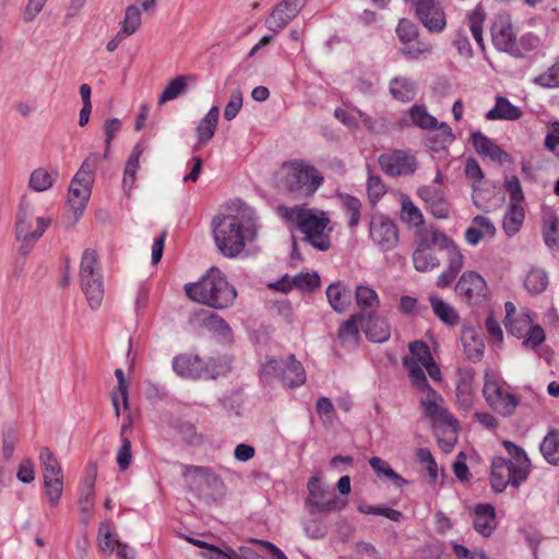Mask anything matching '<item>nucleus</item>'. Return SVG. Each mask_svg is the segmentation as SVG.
<instances>
[{
  "label": "nucleus",
  "mask_w": 559,
  "mask_h": 559,
  "mask_svg": "<svg viewBox=\"0 0 559 559\" xmlns=\"http://www.w3.org/2000/svg\"><path fill=\"white\" fill-rule=\"evenodd\" d=\"M197 318L209 331L217 333L226 341L231 340L233 333L230 326L217 313L209 310H201L199 313H197Z\"/></svg>",
  "instance_id": "nucleus-25"
},
{
  "label": "nucleus",
  "mask_w": 559,
  "mask_h": 559,
  "mask_svg": "<svg viewBox=\"0 0 559 559\" xmlns=\"http://www.w3.org/2000/svg\"><path fill=\"white\" fill-rule=\"evenodd\" d=\"M185 292L190 299L216 309L231 306L237 296L235 287L214 267L199 282L186 284Z\"/></svg>",
  "instance_id": "nucleus-2"
},
{
  "label": "nucleus",
  "mask_w": 559,
  "mask_h": 559,
  "mask_svg": "<svg viewBox=\"0 0 559 559\" xmlns=\"http://www.w3.org/2000/svg\"><path fill=\"white\" fill-rule=\"evenodd\" d=\"M80 284L91 309L100 307L104 298L103 274L96 251L86 249L80 264Z\"/></svg>",
  "instance_id": "nucleus-6"
},
{
  "label": "nucleus",
  "mask_w": 559,
  "mask_h": 559,
  "mask_svg": "<svg viewBox=\"0 0 559 559\" xmlns=\"http://www.w3.org/2000/svg\"><path fill=\"white\" fill-rule=\"evenodd\" d=\"M491 40L493 46L510 56L520 55L518 50L516 35L513 26L508 21H498L491 26Z\"/></svg>",
  "instance_id": "nucleus-16"
},
{
  "label": "nucleus",
  "mask_w": 559,
  "mask_h": 559,
  "mask_svg": "<svg viewBox=\"0 0 559 559\" xmlns=\"http://www.w3.org/2000/svg\"><path fill=\"white\" fill-rule=\"evenodd\" d=\"M403 365L407 368L412 383L418 391L424 393L432 389L424 372L423 368L425 367L423 365L408 357L403 358Z\"/></svg>",
  "instance_id": "nucleus-36"
},
{
  "label": "nucleus",
  "mask_w": 559,
  "mask_h": 559,
  "mask_svg": "<svg viewBox=\"0 0 559 559\" xmlns=\"http://www.w3.org/2000/svg\"><path fill=\"white\" fill-rule=\"evenodd\" d=\"M369 235L382 251L392 250L399 242L396 225L382 214L372 215L369 224Z\"/></svg>",
  "instance_id": "nucleus-12"
},
{
  "label": "nucleus",
  "mask_w": 559,
  "mask_h": 559,
  "mask_svg": "<svg viewBox=\"0 0 559 559\" xmlns=\"http://www.w3.org/2000/svg\"><path fill=\"white\" fill-rule=\"evenodd\" d=\"M521 117L522 110L502 96L496 98L495 107L486 114L488 120H518Z\"/></svg>",
  "instance_id": "nucleus-29"
},
{
  "label": "nucleus",
  "mask_w": 559,
  "mask_h": 559,
  "mask_svg": "<svg viewBox=\"0 0 559 559\" xmlns=\"http://www.w3.org/2000/svg\"><path fill=\"white\" fill-rule=\"evenodd\" d=\"M403 47L401 48V52L411 59H418L420 56L428 53L431 51V45L428 43L418 40L416 38L414 41H401Z\"/></svg>",
  "instance_id": "nucleus-55"
},
{
  "label": "nucleus",
  "mask_w": 559,
  "mask_h": 559,
  "mask_svg": "<svg viewBox=\"0 0 559 559\" xmlns=\"http://www.w3.org/2000/svg\"><path fill=\"white\" fill-rule=\"evenodd\" d=\"M408 348L412 354L411 358H414L415 361H418L423 366L426 362L431 361V359L433 358L428 345L423 341L412 342Z\"/></svg>",
  "instance_id": "nucleus-59"
},
{
  "label": "nucleus",
  "mask_w": 559,
  "mask_h": 559,
  "mask_svg": "<svg viewBox=\"0 0 559 559\" xmlns=\"http://www.w3.org/2000/svg\"><path fill=\"white\" fill-rule=\"evenodd\" d=\"M193 75H178L173 79L158 98V105L162 106L165 103L177 98L178 96L186 93L188 87V82H193Z\"/></svg>",
  "instance_id": "nucleus-33"
},
{
  "label": "nucleus",
  "mask_w": 559,
  "mask_h": 559,
  "mask_svg": "<svg viewBox=\"0 0 559 559\" xmlns=\"http://www.w3.org/2000/svg\"><path fill=\"white\" fill-rule=\"evenodd\" d=\"M288 173L285 176L284 189L296 199L313 195L323 182V177L311 165L302 160H293L286 165Z\"/></svg>",
  "instance_id": "nucleus-5"
},
{
  "label": "nucleus",
  "mask_w": 559,
  "mask_h": 559,
  "mask_svg": "<svg viewBox=\"0 0 559 559\" xmlns=\"http://www.w3.org/2000/svg\"><path fill=\"white\" fill-rule=\"evenodd\" d=\"M177 430L181 439L190 445H200L203 442L202 433H199L195 426L189 421H180Z\"/></svg>",
  "instance_id": "nucleus-56"
},
{
  "label": "nucleus",
  "mask_w": 559,
  "mask_h": 559,
  "mask_svg": "<svg viewBox=\"0 0 559 559\" xmlns=\"http://www.w3.org/2000/svg\"><path fill=\"white\" fill-rule=\"evenodd\" d=\"M173 370L183 379H201L203 359L199 355L180 354L173 359Z\"/></svg>",
  "instance_id": "nucleus-19"
},
{
  "label": "nucleus",
  "mask_w": 559,
  "mask_h": 559,
  "mask_svg": "<svg viewBox=\"0 0 559 559\" xmlns=\"http://www.w3.org/2000/svg\"><path fill=\"white\" fill-rule=\"evenodd\" d=\"M462 343L467 358L473 361H479L484 356L485 343L483 337L474 328H465L462 331Z\"/></svg>",
  "instance_id": "nucleus-24"
},
{
  "label": "nucleus",
  "mask_w": 559,
  "mask_h": 559,
  "mask_svg": "<svg viewBox=\"0 0 559 559\" xmlns=\"http://www.w3.org/2000/svg\"><path fill=\"white\" fill-rule=\"evenodd\" d=\"M533 82L547 88L559 87V57L547 71L534 78Z\"/></svg>",
  "instance_id": "nucleus-54"
},
{
  "label": "nucleus",
  "mask_w": 559,
  "mask_h": 559,
  "mask_svg": "<svg viewBox=\"0 0 559 559\" xmlns=\"http://www.w3.org/2000/svg\"><path fill=\"white\" fill-rule=\"evenodd\" d=\"M219 118V108L213 106L209 112L201 119L197 127L198 144H206L215 134Z\"/></svg>",
  "instance_id": "nucleus-26"
},
{
  "label": "nucleus",
  "mask_w": 559,
  "mask_h": 559,
  "mask_svg": "<svg viewBox=\"0 0 559 559\" xmlns=\"http://www.w3.org/2000/svg\"><path fill=\"white\" fill-rule=\"evenodd\" d=\"M262 377L266 380L269 377L278 376L285 386L295 388L305 383L306 371L302 365L295 359L294 355L287 359H269L262 367Z\"/></svg>",
  "instance_id": "nucleus-9"
},
{
  "label": "nucleus",
  "mask_w": 559,
  "mask_h": 559,
  "mask_svg": "<svg viewBox=\"0 0 559 559\" xmlns=\"http://www.w3.org/2000/svg\"><path fill=\"white\" fill-rule=\"evenodd\" d=\"M39 226V230L36 233L29 231V225L25 223V221L21 219L19 225V230L15 233V238L17 241L21 242V246L19 247V254L23 255L24 258L28 255V253L32 251L34 245L43 236V223Z\"/></svg>",
  "instance_id": "nucleus-31"
},
{
  "label": "nucleus",
  "mask_w": 559,
  "mask_h": 559,
  "mask_svg": "<svg viewBox=\"0 0 559 559\" xmlns=\"http://www.w3.org/2000/svg\"><path fill=\"white\" fill-rule=\"evenodd\" d=\"M424 393L425 396L420 400L419 405L424 416L432 420L442 408L443 399L435 389H429Z\"/></svg>",
  "instance_id": "nucleus-43"
},
{
  "label": "nucleus",
  "mask_w": 559,
  "mask_h": 559,
  "mask_svg": "<svg viewBox=\"0 0 559 559\" xmlns=\"http://www.w3.org/2000/svg\"><path fill=\"white\" fill-rule=\"evenodd\" d=\"M342 204L346 213L349 215L348 226L355 228L360 221L361 202L359 199L344 194L341 195Z\"/></svg>",
  "instance_id": "nucleus-51"
},
{
  "label": "nucleus",
  "mask_w": 559,
  "mask_h": 559,
  "mask_svg": "<svg viewBox=\"0 0 559 559\" xmlns=\"http://www.w3.org/2000/svg\"><path fill=\"white\" fill-rule=\"evenodd\" d=\"M182 474L190 485H194L198 488L203 485L212 487L223 486L222 479L209 467L186 465Z\"/></svg>",
  "instance_id": "nucleus-21"
},
{
  "label": "nucleus",
  "mask_w": 559,
  "mask_h": 559,
  "mask_svg": "<svg viewBox=\"0 0 559 559\" xmlns=\"http://www.w3.org/2000/svg\"><path fill=\"white\" fill-rule=\"evenodd\" d=\"M443 250L448 252V267L447 270L457 275L464 265V257L459 247L451 239Z\"/></svg>",
  "instance_id": "nucleus-53"
},
{
  "label": "nucleus",
  "mask_w": 559,
  "mask_h": 559,
  "mask_svg": "<svg viewBox=\"0 0 559 559\" xmlns=\"http://www.w3.org/2000/svg\"><path fill=\"white\" fill-rule=\"evenodd\" d=\"M308 496L305 500L311 515L336 512L344 509L347 500L336 497L319 476H312L307 484Z\"/></svg>",
  "instance_id": "nucleus-7"
},
{
  "label": "nucleus",
  "mask_w": 559,
  "mask_h": 559,
  "mask_svg": "<svg viewBox=\"0 0 559 559\" xmlns=\"http://www.w3.org/2000/svg\"><path fill=\"white\" fill-rule=\"evenodd\" d=\"M401 205V219L404 223L415 227H419L424 224V216L420 210L414 204L408 195H402Z\"/></svg>",
  "instance_id": "nucleus-39"
},
{
  "label": "nucleus",
  "mask_w": 559,
  "mask_h": 559,
  "mask_svg": "<svg viewBox=\"0 0 559 559\" xmlns=\"http://www.w3.org/2000/svg\"><path fill=\"white\" fill-rule=\"evenodd\" d=\"M99 164V156L91 153L74 175L68 192V203L76 221L84 212L91 198L95 170Z\"/></svg>",
  "instance_id": "nucleus-4"
},
{
  "label": "nucleus",
  "mask_w": 559,
  "mask_h": 559,
  "mask_svg": "<svg viewBox=\"0 0 559 559\" xmlns=\"http://www.w3.org/2000/svg\"><path fill=\"white\" fill-rule=\"evenodd\" d=\"M367 191L370 202L376 203L385 194L386 188L379 176L371 175L367 180Z\"/></svg>",
  "instance_id": "nucleus-63"
},
{
  "label": "nucleus",
  "mask_w": 559,
  "mask_h": 559,
  "mask_svg": "<svg viewBox=\"0 0 559 559\" xmlns=\"http://www.w3.org/2000/svg\"><path fill=\"white\" fill-rule=\"evenodd\" d=\"M21 219L25 221L27 226L29 225L28 229L31 233H35V231L37 233L39 230V226L41 225L40 223H43L44 224L43 225V234H44L46 231V229L51 224L50 217L36 215L35 205L26 197L21 198L19 211L16 213L15 233H17V230H19V225H20Z\"/></svg>",
  "instance_id": "nucleus-17"
},
{
  "label": "nucleus",
  "mask_w": 559,
  "mask_h": 559,
  "mask_svg": "<svg viewBox=\"0 0 559 559\" xmlns=\"http://www.w3.org/2000/svg\"><path fill=\"white\" fill-rule=\"evenodd\" d=\"M413 264L418 272H430L440 265L432 249H415L413 252Z\"/></svg>",
  "instance_id": "nucleus-38"
},
{
  "label": "nucleus",
  "mask_w": 559,
  "mask_h": 559,
  "mask_svg": "<svg viewBox=\"0 0 559 559\" xmlns=\"http://www.w3.org/2000/svg\"><path fill=\"white\" fill-rule=\"evenodd\" d=\"M524 286L531 294H542L548 286L547 273L540 269H532L525 278Z\"/></svg>",
  "instance_id": "nucleus-49"
},
{
  "label": "nucleus",
  "mask_w": 559,
  "mask_h": 559,
  "mask_svg": "<svg viewBox=\"0 0 559 559\" xmlns=\"http://www.w3.org/2000/svg\"><path fill=\"white\" fill-rule=\"evenodd\" d=\"M369 464L379 477L385 476L386 478L392 480L396 487L401 488L407 484V480L400 476L397 473H395L386 461L378 456H373L369 460Z\"/></svg>",
  "instance_id": "nucleus-42"
},
{
  "label": "nucleus",
  "mask_w": 559,
  "mask_h": 559,
  "mask_svg": "<svg viewBox=\"0 0 559 559\" xmlns=\"http://www.w3.org/2000/svg\"><path fill=\"white\" fill-rule=\"evenodd\" d=\"M408 116L412 123L420 129H435L438 123L437 119L423 105H414L409 109Z\"/></svg>",
  "instance_id": "nucleus-47"
},
{
  "label": "nucleus",
  "mask_w": 559,
  "mask_h": 559,
  "mask_svg": "<svg viewBox=\"0 0 559 559\" xmlns=\"http://www.w3.org/2000/svg\"><path fill=\"white\" fill-rule=\"evenodd\" d=\"M242 107V93L239 88L230 93L229 100L224 109V118L228 121L233 120Z\"/></svg>",
  "instance_id": "nucleus-60"
},
{
  "label": "nucleus",
  "mask_w": 559,
  "mask_h": 559,
  "mask_svg": "<svg viewBox=\"0 0 559 559\" xmlns=\"http://www.w3.org/2000/svg\"><path fill=\"white\" fill-rule=\"evenodd\" d=\"M142 24L141 10L138 5L131 4L126 8L124 17L121 22V34L133 35Z\"/></svg>",
  "instance_id": "nucleus-46"
},
{
  "label": "nucleus",
  "mask_w": 559,
  "mask_h": 559,
  "mask_svg": "<svg viewBox=\"0 0 559 559\" xmlns=\"http://www.w3.org/2000/svg\"><path fill=\"white\" fill-rule=\"evenodd\" d=\"M525 211L522 204L510 203L503 218V230L508 236L515 235L524 221Z\"/></svg>",
  "instance_id": "nucleus-35"
},
{
  "label": "nucleus",
  "mask_w": 559,
  "mask_h": 559,
  "mask_svg": "<svg viewBox=\"0 0 559 559\" xmlns=\"http://www.w3.org/2000/svg\"><path fill=\"white\" fill-rule=\"evenodd\" d=\"M474 380L475 370L473 368L459 369L456 380V399L459 405L464 411H469L473 407Z\"/></svg>",
  "instance_id": "nucleus-18"
},
{
  "label": "nucleus",
  "mask_w": 559,
  "mask_h": 559,
  "mask_svg": "<svg viewBox=\"0 0 559 559\" xmlns=\"http://www.w3.org/2000/svg\"><path fill=\"white\" fill-rule=\"evenodd\" d=\"M293 284L298 289L310 293L320 286V277L317 273H301L293 277Z\"/></svg>",
  "instance_id": "nucleus-57"
},
{
  "label": "nucleus",
  "mask_w": 559,
  "mask_h": 559,
  "mask_svg": "<svg viewBox=\"0 0 559 559\" xmlns=\"http://www.w3.org/2000/svg\"><path fill=\"white\" fill-rule=\"evenodd\" d=\"M450 240L451 238L438 229H419L415 237V249H432L435 246L443 249Z\"/></svg>",
  "instance_id": "nucleus-28"
},
{
  "label": "nucleus",
  "mask_w": 559,
  "mask_h": 559,
  "mask_svg": "<svg viewBox=\"0 0 559 559\" xmlns=\"http://www.w3.org/2000/svg\"><path fill=\"white\" fill-rule=\"evenodd\" d=\"M413 4L417 19L430 33L443 31L447 20L438 0H413Z\"/></svg>",
  "instance_id": "nucleus-13"
},
{
  "label": "nucleus",
  "mask_w": 559,
  "mask_h": 559,
  "mask_svg": "<svg viewBox=\"0 0 559 559\" xmlns=\"http://www.w3.org/2000/svg\"><path fill=\"white\" fill-rule=\"evenodd\" d=\"M390 93L396 100L412 102L416 96V86L407 78H394L390 81Z\"/></svg>",
  "instance_id": "nucleus-34"
},
{
  "label": "nucleus",
  "mask_w": 559,
  "mask_h": 559,
  "mask_svg": "<svg viewBox=\"0 0 559 559\" xmlns=\"http://www.w3.org/2000/svg\"><path fill=\"white\" fill-rule=\"evenodd\" d=\"M430 304L435 314L445 324L456 325L459 323V316L454 308L444 302L437 296L430 297Z\"/></svg>",
  "instance_id": "nucleus-40"
},
{
  "label": "nucleus",
  "mask_w": 559,
  "mask_h": 559,
  "mask_svg": "<svg viewBox=\"0 0 559 559\" xmlns=\"http://www.w3.org/2000/svg\"><path fill=\"white\" fill-rule=\"evenodd\" d=\"M497 526L496 511L491 504H478L475 508L474 528L484 537H489Z\"/></svg>",
  "instance_id": "nucleus-22"
},
{
  "label": "nucleus",
  "mask_w": 559,
  "mask_h": 559,
  "mask_svg": "<svg viewBox=\"0 0 559 559\" xmlns=\"http://www.w3.org/2000/svg\"><path fill=\"white\" fill-rule=\"evenodd\" d=\"M213 235L219 252L227 258H235L245 248L243 230L249 225L242 223L237 215H225L213 219Z\"/></svg>",
  "instance_id": "nucleus-3"
},
{
  "label": "nucleus",
  "mask_w": 559,
  "mask_h": 559,
  "mask_svg": "<svg viewBox=\"0 0 559 559\" xmlns=\"http://www.w3.org/2000/svg\"><path fill=\"white\" fill-rule=\"evenodd\" d=\"M355 297L357 305L361 309L360 312H366V310L376 311L379 307L378 294L368 286H357Z\"/></svg>",
  "instance_id": "nucleus-48"
},
{
  "label": "nucleus",
  "mask_w": 559,
  "mask_h": 559,
  "mask_svg": "<svg viewBox=\"0 0 559 559\" xmlns=\"http://www.w3.org/2000/svg\"><path fill=\"white\" fill-rule=\"evenodd\" d=\"M362 331L366 337L374 343H383L388 341L391 335L389 323L379 318L376 311L365 312Z\"/></svg>",
  "instance_id": "nucleus-20"
},
{
  "label": "nucleus",
  "mask_w": 559,
  "mask_h": 559,
  "mask_svg": "<svg viewBox=\"0 0 559 559\" xmlns=\"http://www.w3.org/2000/svg\"><path fill=\"white\" fill-rule=\"evenodd\" d=\"M396 34L400 41H414L416 38H418L417 26L407 19L400 20L396 27Z\"/></svg>",
  "instance_id": "nucleus-61"
},
{
  "label": "nucleus",
  "mask_w": 559,
  "mask_h": 559,
  "mask_svg": "<svg viewBox=\"0 0 559 559\" xmlns=\"http://www.w3.org/2000/svg\"><path fill=\"white\" fill-rule=\"evenodd\" d=\"M117 543L119 542L112 538L109 526L106 523H102L98 531L99 550L106 555H111Z\"/></svg>",
  "instance_id": "nucleus-58"
},
{
  "label": "nucleus",
  "mask_w": 559,
  "mask_h": 559,
  "mask_svg": "<svg viewBox=\"0 0 559 559\" xmlns=\"http://www.w3.org/2000/svg\"><path fill=\"white\" fill-rule=\"evenodd\" d=\"M417 460L426 465L431 481H436L438 477V465L427 448H420L416 452Z\"/></svg>",
  "instance_id": "nucleus-62"
},
{
  "label": "nucleus",
  "mask_w": 559,
  "mask_h": 559,
  "mask_svg": "<svg viewBox=\"0 0 559 559\" xmlns=\"http://www.w3.org/2000/svg\"><path fill=\"white\" fill-rule=\"evenodd\" d=\"M455 292L466 302H473L477 298L486 297V281L474 271L464 272L455 285Z\"/></svg>",
  "instance_id": "nucleus-15"
},
{
  "label": "nucleus",
  "mask_w": 559,
  "mask_h": 559,
  "mask_svg": "<svg viewBox=\"0 0 559 559\" xmlns=\"http://www.w3.org/2000/svg\"><path fill=\"white\" fill-rule=\"evenodd\" d=\"M543 237L549 248L559 249V219L552 210H546L543 214Z\"/></svg>",
  "instance_id": "nucleus-30"
},
{
  "label": "nucleus",
  "mask_w": 559,
  "mask_h": 559,
  "mask_svg": "<svg viewBox=\"0 0 559 559\" xmlns=\"http://www.w3.org/2000/svg\"><path fill=\"white\" fill-rule=\"evenodd\" d=\"M526 478V472L514 467L512 461L501 456L492 459L490 483L496 492H502L508 485L519 487Z\"/></svg>",
  "instance_id": "nucleus-10"
},
{
  "label": "nucleus",
  "mask_w": 559,
  "mask_h": 559,
  "mask_svg": "<svg viewBox=\"0 0 559 559\" xmlns=\"http://www.w3.org/2000/svg\"><path fill=\"white\" fill-rule=\"evenodd\" d=\"M57 176V173L50 174L44 168H37L29 176L28 187L36 192L46 191L52 187Z\"/></svg>",
  "instance_id": "nucleus-45"
},
{
  "label": "nucleus",
  "mask_w": 559,
  "mask_h": 559,
  "mask_svg": "<svg viewBox=\"0 0 559 559\" xmlns=\"http://www.w3.org/2000/svg\"><path fill=\"white\" fill-rule=\"evenodd\" d=\"M540 452L545 460L552 464H559V430L550 429L540 443Z\"/></svg>",
  "instance_id": "nucleus-37"
},
{
  "label": "nucleus",
  "mask_w": 559,
  "mask_h": 559,
  "mask_svg": "<svg viewBox=\"0 0 559 559\" xmlns=\"http://www.w3.org/2000/svg\"><path fill=\"white\" fill-rule=\"evenodd\" d=\"M503 447L508 451L509 455L512 457L511 461L513 462L514 467H521L522 469H524V472H526L527 476L531 463L525 451L509 440L503 441Z\"/></svg>",
  "instance_id": "nucleus-52"
},
{
  "label": "nucleus",
  "mask_w": 559,
  "mask_h": 559,
  "mask_svg": "<svg viewBox=\"0 0 559 559\" xmlns=\"http://www.w3.org/2000/svg\"><path fill=\"white\" fill-rule=\"evenodd\" d=\"M229 369V364L225 357H211L207 360H203L202 378L216 379L225 376Z\"/></svg>",
  "instance_id": "nucleus-44"
},
{
  "label": "nucleus",
  "mask_w": 559,
  "mask_h": 559,
  "mask_svg": "<svg viewBox=\"0 0 559 559\" xmlns=\"http://www.w3.org/2000/svg\"><path fill=\"white\" fill-rule=\"evenodd\" d=\"M39 461L44 469V480L62 477V468L48 448H44L39 454Z\"/></svg>",
  "instance_id": "nucleus-41"
},
{
  "label": "nucleus",
  "mask_w": 559,
  "mask_h": 559,
  "mask_svg": "<svg viewBox=\"0 0 559 559\" xmlns=\"http://www.w3.org/2000/svg\"><path fill=\"white\" fill-rule=\"evenodd\" d=\"M539 45L538 36L527 33L518 40V50L520 55H512L514 58H524L528 52L535 50Z\"/></svg>",
  "instance_id": "nucleus-64"
},
{
  "label": "nucleus",
  "mask_w": 559,
  "mask_h": 559,
  "mask_svg": "<svg viewBox=\"0 0 559 559\" xmlns=\"http://www.w3.org/2000/svg\"><path fill=\"white\" fill-rule=\"evenodd\" d=\"M486 13L483 7L477 5L468 15V27L469 31L480 48H484L483 38V24L485 22Z\"/></svg>",
  "instance_id": "nucleus-50"
},
{
  "label": "nucleus",
  "mask_w": 559,
  "mask_h": 559,
  "mask_svg": "<svg viewBox=\"0 0 559 559\" xmlns=\"http://www.w3.org/2000/svg\"><path fill=\"white\" fill-rule=\"evenodd\" d=\"M379 165L384 174L390 177L413 175L417 168L416 157L404 150H393L383 153L378 158Z\"/></svg>",
  "instance_id": "nucleus-11"
},
{
  "label": "nucleus",
  "mask_w": 559,
  "mask_h": 559,
  "mask_svg": "<svg viewBox=\"0 0 559 559\" xmlns=\"http://www.w3.org/2000/svg\"><path fill=\"white\" fill-rule=\"evenodd\" d=\"M307 2L308 0H283L276 4L265 20L267 29L276 34L285 28L298 15Z\"/></svg>",
  "instance_id": "nucleus-14"
},
{
  "label": "nucleus",
  "mask_w": 559,
  "mask_h": 559,
  "mask_svg": "<svg viewBox=\"0 0 559 559\" xmlns=\"http://www.w3.org/2000/svg\"><path fill=\"white\" fill-rule=\"evenodd\" d=\"M365 312L352 314L338 329L337 335L343 344L357 345L359 326L362 329Z\"/></svg>",
  "instance_id": "nucleus-27"
},
{
  "label": "nucleus",
  "mask_w": 559,
  "mask_h": 559,
  "mask_svg": "<svg viewBox=\"0 0 559 559\" xmlns=\"http://www.w3.org/2000/svg\"><path fill=\"white\" fill-rule=\"evenodd\" d=\"M483 394L487 405L503 417H511L520 404V399L509 392L504 382L491 378L488 373L485 374Z\"/></svg>",
  "instance_id": "nucleus-8"
},
{
  "label": "nucleus",
  "mask_w": 559,
  "mask_h": 559,
  "mask_svg": "<svg viewBox=\"0 0 559 559\" xmlns=\"http://www.w3.org/2000/svg\"><path fill=\"white\" fill-rule=\"evenodd\" d=\"M329 304L336 312H344L350 302V292L340 282L332 283L326 288Z\"/></svg>",
  "instance_id": "nucleus-32"
},
{
  "label": "nucleus",
  "mask_w": 559,
  "mask_h": 559,
  "mask_svg": "<svg viewBox=\"0 0 559 559\" xmlns=\"http://www.w3.org/2000/svg\"><path fill=\"white\" fill-rule=\"evenodd\" d=\"M278 211L295 229L302 234V241L320 251H326L331 247L332 228L329 227L330 218L325 212L308 209L305 205L292 207L281 205Z\"/></svg>",
  "instance_id": "nucleus-1"
},
{
  "label": "nucleus",
  "mask_w": 559,
  "mask_h": 559,
  "mask_svg": "<svg viewBox=\"0 0 559 559\" xmlns=\"http://www.w3.org/2000/svg\"><path fill=\"white\" fill-rule=\"evenodd\" d=\"M95 479H96V473L94 471L85 477V479L81 486L80 497H79V507H80V512L82 514L83 522H87L91 519L92 513H93L94 495H95V491H94Z\"/></svg>",
  "instance_id": "nucleus-23"
}]
</instances>
